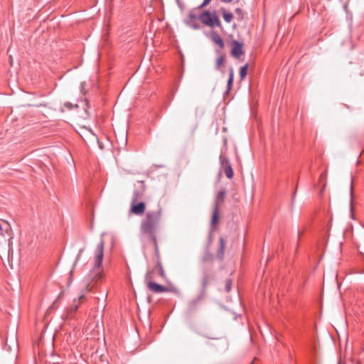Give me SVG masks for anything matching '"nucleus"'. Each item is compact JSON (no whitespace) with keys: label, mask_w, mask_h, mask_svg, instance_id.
I'll return each mask as SVG.
<instances>
[{"label":"nucleus","mask_w":364,"mask_h":364,"mask_svg":"<svg viewBox=\"0 0 364 364\" xmlns=\"http://www.w3.org/2000/svg\"><path fill=\"white\" fill-rule=\"evenodd\" d=\"M185 22L187 26H188L189 27L192 28L194 30H198L200 28V26L198 23L197 20L187 19Z\"/></svg>","instance_id":"obj_16"},{"label":"nucleus","mask_w":364,"mask_h":364,"mask_svg":"<svg viewBox=\"0 0 364 364\" xmlns=\"http://www.w3.org/2000/svg\"><path fill=\"white\" fill-rule=\"evenodd\" d=\"M247 68H248L247 64H245V65H243L242 67L240 68V76L241 80L245 79V77H246L247 73Z\"/></svg>","instance_id":"obj_19"},{"label":"nucleus","mask_w":364,"mask_h":364,"mask_svg":"<svg viewBox=\"0 0 364 364\" xmlns=\"http://www.w3.org/2000/svg\"><path fill=\"white\" fill-rule=\"evenodd\" d=\"M64 107H66L67 109H73V107L75 108H77L78 107V105H73V104H71L70 102H65L64 104Z\"/></svg>","instance_id":"obj_24"},{"label":"nucleus","mask_w":364,"mask_h":364,"mask_svg":"<svg viewBox=\"0 0 364 364\" xmlns=\"http://www.w3.org/2000/svg\"><path fill=\"white\" fill-rule=\"evenodd\" d=\"M85 87H86V82H81V84H80V90H81V92L82 93H84V94L86 93Z\"/></svg>","instance_id":"obj_26"},{"label":"nucleus","mask_w":364,"mask_h":364,"mask_svg":"<svg viewBox=\"0 0 364 364\" xmlns=\"http://www.w3.org/2000/svg\"><path fill=\"white\" fill-rule=\"evenodd\" d=\"M231 287H232V280L227 279L225 282V291L227 292H229L231 289Z\"/></svg>","instance_id":"obj_22"},{"label":"nucleus","mask_w":364,"mask_h":364,"mask_svg":"<svg viewBox=\"0 0 364 364\" xmlns=\"http://www.w3.org/2000/svg\"><path fill=\"white\" fill-rule=\"evenodd\" d=\"M220 1L223 2H225V3H229V2H231L232 0H220Z\"/></svg>","instance_id":"obj_32"},{"label":"nucleus","mask_w":364,"mask_h":364,"mask_svg":"<svg viewBox=\"0 0 364 364\" xmlns=\"http://www.w3.org/2000/svg\"><path fill=\"white\" fill-rule=\"evenodd\" d=\"M198 18V16L197 15L194 14L193 13H190L188 15V19H194L197 20Z\"/></svg>","instance_id":"obj_30"},{"label":"nucleus","mask_w":364,"mask_h":364,"mask_svg":"<svg viewBox=\"0 0 364 364\" xmlns=\"http://www.w3.org/2000/svg\"><path fill=\"white\" fill-rule=\"evenodd\" d=\"M233 80H234V71H233V69L231 68L230 69V74H229V77H228V83H227V91H226L227 93L232 88Z\"/></svg>","instance_id":"obj_15"},{"label":"nucleus","mask_w":364,"mask_h":364,"mask_svg":"<svg viewBox=\"0 0 364 364\" xmlns=\"http://www.w3.org/2000/svg\"><path fill=\"white\" fill-rule=\"evenodd\" d=\"M145 203L144 202H139L137 204H132V212L137 215H142L145 211Z\"/></svg>","instance_id":"obj_10"},{"label":"nucleus","mask_w":364,"mask_h":364,"mask_svg":"<svg viewBox=\"0 0 364 364\" xmlns=\"http://www.w3.org/2000/svg\"><path fill=\"white\" fill-rule=\"evenodd\" d=\"M84 105H85L86 107H87V102H84Z\"/></svg>","instance_id":"obj_34"},{"label":"nucleus","mask_w":364,"mask_h":364,"mask_svg":"<svg viewBox=\"0 0 364 364\" xmlns=\"http://www.w3.org/2000/svg\"><path fill=\"white\" fill-rule=\"evenodd\" d=\"M89 115H90V114H89V113H88L87 109V108H85V109H84V113H83V114H82L80 115V117H82V118H87V117H89Z\"/></svg>","instance_id":"obj_29"},{"label":"nucleus","mask_w":364,"mask_h":364,"mask_svg":"<svg viewBox=\"0 0 364 364\" xmlns=\"http://www.w3.org/2000/svg\"><path fill=\"white\" fill-rule=\"evenodd\" d=\"M155 269L159 270V273L161 277H164V270L163 269L162 264L160 262H158L156 264Z\"/></svg>","instance_id":"obj_21"},{"label":"nucleus","mask_w":364,"mask_h":364,"mask_svg":"<svg viewBox=\"0 0 364 364\" xmlns=\"http://www.w3.org/2000/svg\"><path fill=\"white\" fill-rule=\"evenodd\" d=\"M225 196V191H220L216 196L214 210L211 218V225H215L218 220L219 205L223 203Z\"/></svg>","instance_id":"obj_3"},{"label":"nucleus","mask_w":364,"mask_h":364,"mask_svg":"<svg viewBox=\"0 0 364 364\" xmlns=\"http://www.w3.org/2000/svg\"><path fill=\"white\" fill-rule=\"evenodd\" d=\"M84 252V248H81V249L79 250L78 254H77V257H76L75 261V262H74V264H73V267H75V266L76 265V264H77V261L79 260V259H80V257H81V255H82V252Z\"/></svg>","instance_id":"obj_23"},{"label":"nucleus","mask_w":364,"mask_h":364,"mask_svg":"<svg viewBox=\"0 0 364 364\" xmlns=\"http://www.w3.org/2000/svg\"><path fill=\"white\" fill-rule=\"evenodd\" d=\"M90 291V283H87L85 289L81 291V294L77 299H75L72 305L68 309V316H73V314L78 309L80 305V301L84 298V294Z\"/></svg>","instance_id":"obj_4"},{"label":"nucleus","mask_w":364,"mask_h":364,"mask_svg":"<svg viewBox=\"0 0 364 364\" xmlns=\"http://www.w3.org/2000/svg\"><path fill=\"white\" fill-rule=\"evenodd\" d=\"M211 0H204L203 2L198 6L199 9H202L204 6H207Z\"/></svg>","instance_id":"obj_27"},{"label":"nucleus","mask_w":364,"mask_h":364,"mask_svg":"<svg viewBox=\"0 0 364 364\" xmlns=\"http://www.w3.org/2000/svg\"><path fill=\"white\" fill-rule=\"evenodd\" d=\"M220 160L221 165L224 168V172H225L227 178H232L233 177L234 173H233V171H232V166L230 165V163L228 159L225 156H220Z\"/></svg>","instance_id":"obj_7"},{"label":"nucleus","mask_w":364,"mask_h":364,"mask_svg":"<svg viewBox=\"0 0 364 364\" xmlns=\"http://www.w3.org/2000/svg\"><path fill=\"white\" fill-rule=\"evenodd\" d=\"M12 232L9 224L5 221L0 222V257H7L9 261L13 257L11 247Z\"/></svg>","instance_id":"obj_1"},{"label":"nucleus","mask_w":364,"mask_h":364,"mask_svg":"<svg viewBox=\"0 0 364 364\" xmlns=\"http://www.w3.org/2000/svg\"><path fill=\"white\" fill-rule=\"evenodd\" d=\"M161 219V210L148 211L145 218L141 223V231L142 233L154 237L159 227Z\"/></svg>","instance_id":"obj_2"},{"label":"nucleus","mask_w":364,"mask_h":364,"mask_svg":"<svg viewBox=\"0 0 364 364\" xmlns=\"http://www.w3.org/2000/svg\"><path fill=\"white\" fill-rule=\"evenodd\" d=\"M104 256V241L100 240V242L96 247L95 253V267L99 268L102 262Z\"/></svg>","instance_id":"obj_5"},{"label":"nucleus","mask_w":364,"mask_h":364,"mask_svg":"<svg viewBox=\"0 0 364 364\" xmlns=\"http://www.w3.org/2000/svg\"><path fill=\"white\" fill-rule=\"evenodd\" d=\"M85 142H98V138L91 129L82 127L79 133Z\"/></svg>","instance_id":"obj_6"},{"label":"nucleus","mask_w":364,"mask_h":364,"mask_svg":"<svg viewBox=\"0 0 364 364\" xmlns=\"http://www.w3.org/2000/svg\"><path fill=\"white\" fill-rule=\"evenodd\" d=\"M224 61L225 57L223 55H220L219 58H218L215 63V69L220 70L221 66L224 64Z\"/></svg>","instance_id":"obj_20"},{"label":"nucleus","mask_w":364,"mask_h":364,"mask_svg":"<svg viewBox=\"0 0 364 364\" xmlns=\"http://www.w3.org/2000/svg\"><path fill=\"white\" fill-rule=\"evenodd\" d=\"M231 54L235 58H239L242 54V45L237 41H232V48L231 50Z\"/></svg>","instance_id":"obj_9"},{"label":"nucleus","mask_w":364,"mask_h":364,"mask_svg":"<svg viewBox=\"0 0 364 364\" xmlns=\"http://www.w3.org/2000/svg\"><path fill=\"white\" fill-rule=\"evenodd\" d=\"M235 13H236L238 16H241V17L242 16V10L241 9H239V8L236 9H235Z\"/></svg>","instance_id":"obj_31"},{"label":"nucleus","mask_w":364,"mask_h":364,"mask_svg":"<svg viewBox=\"0 0 364 364\" xmlns=\"http://www.w3.org/2000/svg\"><path fill=\"white\" fill-rule=\"evenodd\" d=\"M208 282H209L208 276V275L204 276L203 281H202V286H203V290L202 291L200 294L193 301L194 303H196L197 301H200V299H202L203 298L204 294H205V289L206 287L208 286Z\"/></svg>","instance_id":"obj_13"},{"label":"nucleus","mask_w":364,"mask_h":364,"mask_svg":"<svg viewBox=\"0 0 364 364\" xmlns=\"http://www.w3.org/2000/svg\"><path fill=\"white\" fill-rule=\"evenodd\" d=\"M211 21H212V24L209 25V26H210V27L221 26L220 21L219 20V18L218 17V16L215 14H213V15L212 16Z\"/></svg>","instance_id":"obj_17"},{"label":"nucleus","mask_w":364,"mask_h":364,"mask_svg":"<svg viewBox=\"0 0 364 364\" xmlns=\"http://www.w3.org/2000/svg\"><path fill=\"white\" fill-rule=\"evenodd\" d=\"M211 40L213 41V42H214L215 44H217L220 48L222 49L224 48L225 43H224L222 38L215 31L211 32Z\"/></svg>","instance_id":"obj_12"},{"label":"nucleus","mask_w":364,"mask_h":364,"mask_svg":"<svg viewBox=\"0 0 364 364\" xmlns=\"http://www.w3.org/2000/svg\"><path fill=\"white\" fill-rule=\"evenodd\" d=\"M219 242H220V247H219L217 255H218V257L220 260H223L224 259V255H225V242L223 237L220 238Z\"/></svg>","instance_id":"obj_14"},{"label":"nucleus","mask_w":364,"mask_h":364,"mask_svg":"<svg viewBox=\"0 0 364 364\" xmlns=\"http://www.w3.org/2000/svg\"><path fill=\"white\" fill-rule=\"evenodd\" d=\"M321 177H324V176H325V173L321 174Z\"/></svg>","instance_id":"obj_35"},{"label":"nucleus","mask_w":364,"mask_h":364,"mask_svg":"<svg viewBox=\"0 0 364 364\" xmlns=\"http://www.w3.org/2000/svg\"><path fill=\"white\" fill-rule=\"evenodd\" d=\"M295 196H296V191L293 194V197H292V203L294 202V198H295Z\"/></svg>","instance_id":"obj_33"},{"label":"nucleus","mask_w":364,"mask_h":364,"mask_svg":"<svg viewBox=\"0 0 364 364\" xmlns=\"http://www.w3.org/2000/svg\"><path fill=\"white\" fill-rule=\"evenodd\" d=\"M139 196V191H136V190L134 191L133 193V199H132L133 203L137 200Z\"/></svg>","instance_id":"obj_25"},{"label":"nucleus","mask_w":364,"mask_h":364,"mask_svg":"<svg viewBox=\"0 0 364 364\" xmlns=\"http://www.w3.org/2000/svg\"><path fill=\"white\" fill-rule=\"evenodd\" d=\"M211 14L206 11L203 13H201L199 16L198 19L205 25L208 26L212 24L211 21Z\"/></svg>","instance_id":"obj_11"},{"label":"nucleus","mask_w":364,"mask_h":364,"mask_svg":"<svg viewBox=\"0 0 364 364\" xmlns=\"http://www.w3.org/2000/svg\"><path fill=\"white\" fill-rule=\"evenodd\" d=\"M221 11H222L224 20L227 23H230L232 21V18H233L232 14L231 13L227 12L225 11V9H223L221 10Z\"/></svg>","instance_id":"obj_18"},{"label":"nucleus","mask_w":364,"mask_h":364,"mask_svg":"<svg viewBox=\"0 0 364 364\" xmlns=\"http://www.w3.org/2000/svg\"><path fill=\"white\" fill-rule=\"evenodd\" d=\"M148 288L154 293H162V292H167L169 291L168 288L161 285L158 283H156L154 282H149L147 284Z\"/></svg>","instance_id":"obj_8"},{"label":"nucleus","mask_w":364,"mask_h":364,"mask_svg":"<svg viewBox=\"0 0 364 364\" xmlns=\"http://www.w3.org/2000/svg\"><path fill=\"white\" fill-rule=\"evenodd\" d=\"M350 200L352 201L353 196V180H351V182H350Z\"/></svg>","instance_id":"obj_28"}]
</instances>
